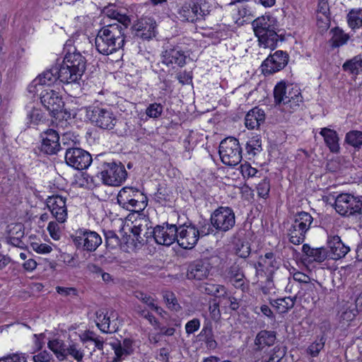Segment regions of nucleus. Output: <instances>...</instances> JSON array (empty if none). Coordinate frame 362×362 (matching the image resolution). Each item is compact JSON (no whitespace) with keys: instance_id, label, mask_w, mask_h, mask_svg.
<instances>
[{"instance_id":"obj_1","label":"nucleus","mask_w":362,"mask_h":362,"mask_svg":"<svg viewBox=\"0 0 362 362\" xmlns=\"http://www.w3.org/2000/svg\"><path fill=\"white\" fill-rule=\"evenodd\" d=\"M124 26L110 23L101 28L95 39V48L104 55H109L121 49L124 44Z\"/></svg>"},{"instance_id":"obj_2","label":"nucleus","mask_w":362,"mask_h":362,"mask_svg":"<svg viewBox=\"0 0 362 362\" xmlns=\"http://www.w3.org/2000/svg\"><path fill=\"white\" fill-rule=\"evenodd\" d=\"M86 59L75 47L66 54L61 65V77L62 83L77 85L86 70Z\"/></svg>"},{"instance_id":"obj_3","label":"nucleus","mask_w":362,"mask_h":362,"mask_svg":"<svg viewBox=\"0 0 362 362\" xmlns=\"http://www.w3.org/2000/svg\"><path fill=\"white\" fill-rule=\"evenodd\" d=\"M253 30L260 45L274 49L279 39V23L272 16H262L253 21Z\"/></svg>"},{"instance_id":"obj_4","label":"nucleus","mask_w":362,"mask_h":362,"mask_svg":"<svg viewBox=\"0 0 362 362\" xmlns=\"http://www.w3.org/2000/svg\"><path fill=\"white\" fill-rule=\"evenodd\" d=\"M274 98L275 105L282 112L288 114L298 110L303 103L300 89L284 81L277 83L274 86Z\"/></svg>"},{"instance_id":"obj_5","label":"nucleus","mask_w":362,"mask_h":362,"mask_svg":"<svg viewBox=\"0 0 362 362\" xmlns=\"http://www.w3.org/2000/svg\"><path fill=\"white\" fill-rule=\"evenodd\" d=\"M336 211L346 217L353 216L362 228V197L349 193H341L337 196L334 202Z\"/></svg>"},{"instance_id":"obj_6","label":"nucleus","mask_w":362,"mask_h":362,"mask_svg":"<svg viewBox=\"0 0 362 362\" xmlns=\"http://www.w3.org/2000/svg\"><path fill=\"white\" fill-rule=\"evenodd\" d=\"M211 10V5L205 0L191 1L178 8L177 18L182 21L194 23L205 20Z\"/></svg>"},{"instance_id":"obj_7","label":"nucleus","mask_w":362,"mask_h":362,"mask_svg":"<svg viewBox=\"0 0 362 362\" xmlns=\"http://www.w3.org/2000/svg\"><path fill=\"white\" fill-rule=\"evenodd\" d=\"M118 204L123 209L134 212L143 211L147 206V199L139 189L124 187L117 194Z\"/></svg>"},{"instance_id":"obj_8","label":"nucleus","mask_w":362,"mask_h":362,"mask_svg":"<svg viewBox=\"0 0 362 362\" xmlns=\"http://www.w3.org/2000/svg\"><path fill=\"white\" fill-rule=\"evenodd\" d=\"M86 116L92 124L103 129H112L117 122L112 107L107 105L89 107Z\"/></svg>"},{"instance_id":"obj_9","label":"nucleus","mask_w":362,"mask_h":362,"mask_svg":"<svg viewBox=\"0 0 362 362\" xmlns=\"http://www.w3.org/2000/svg\"><path fill=\"white\" fill-rule=\"evenodd\" d=\"M313 221V218L308 212L300 211L294 215L293 222L288 230L289 241L297 245L303 243Z\"/></svg>"},{"instance_id":"obj_10","label":"nucleus","mask_w":362,"mask_h":362,"mask_svg":"<svg viewBox=\"0 0 362 362\" xmlns=\"http://www.w3.org/2000/svg\"><path fill=\"white\" fill-rule=\"evenodd\" d=\"M218 153L221 161L229 166H235L242 160V148L239 141L234 137H227L222 140Z\"/></svg>"},{"instance_id":"obj_11","label":"nucleus","mask_w":362,"mask_h":362,"mask_svg":"<svg viewBox=\"0 0 362 362\" xmlns=\"http://www.w3.org/2000/svg\"><path fill=\"white\" fill-rule=\"evenodd\" d=\"M101 180L105 185L119 186L127 178V171L121 163L104 162L100 172Z\"/></svg>"},{"instance_id":"obj_12","label":"nucleus","mask_w":362,"mask_h":362,"mask_svg":"<svg viewBox=\"0 0 362 362\" xmlns=\"http://www.w3.org/2000/svg\"><path fill=\"white\" fill-rule=\"evenodd\" d=\"M210 222L216 232H227L235 224V213L230 207L220 206L211 214Z\"/></svg>"},{"instance_id":"obj_13","label":"nucleus","mask_w":362,"mask_h":362,"mask_svg":"<svg viewBox=\"0 0 362 362\" xmlns=\"http://www.w3.org/2000/svg\"><path fill=\"white\" fill-rule=\"evenodd\" d=\"M62 82L61 77V66H57L47 69L37 76L28 86V91L35 95L40 89L50 88L57 80Z\"/></svg>"},{"instance_id":"obj_14","label":"nucleus","mask_w":362,"mask_h":362,"mask_svg":"<svg viewBox=\"0 0 362 362\" xmlns=\"http://www.w3.org/2000/svg\"><path fill=\"white\" fill-rule=\"evenodd\" d=\"M39 92L42 105L57 120L59 115L62 113L64 107L62 98L58 92L50 88L40 89Z\"/></svg>"},{"instance_id":"obj_15","label":"nucleus","mask_w":362,"mask_h":362,"mask_svg":"<svg viewBox=\"0 0 362 362\" xmlns=\"http://www.w3.org/2000/svg\"><path fill=\"white\" fill-rule=\"evenodd\" d=\"M75 245L87 252H94L102 243L100 235L92 230L79 229L74 239Z\"/></svg>"},{"instance_id":"obj_16","label":"nucleus","mask_w":362,"mask_h":362,"mask_svg":"<svg viewBox=\"0 0 362 362\" xmlns=\"http://www.w3.org/2000/svg\"><path fill=\"white\" fill-rule=\"evenodd\" d=\"M65 160L69 165L78 170L88 168L93 161L91 155L80 148H68Z\"/></svg>"},{"instance_id":"obj_17","label":"nucleus","mask_w":362,"mask_h":362,"mask_svg":"<svg viewBox=\"0 0 362 362\" xmlns=\"http://www.w3.org/2000/svg\"><path fill=\"white\" fill-rule=\"evenodd\" d=\"M176 241L184 249H192L199 240V233L195 225L186 223L177 227Z\"/></svg>"},{"instance_id":"obj_18","label":"nucleus","mask_w":362,"mask_h":362,"mask_svg":"<svg viewBox=\"0 0 362 362\" xmlns=\"http://www.w3.org/2000/svg\"><path fill=\"white\" fill-rule=\"evenodd\" d=\"M153 238L155 242L161 245L170 246L173 244L177 238V226L174 224H163L153 228Z\"/></svg>"},{"instance_id":"obj_19","label":"nucleus","mask_w":362,"mask_h":362,"mask_svg":"<svg viewBox=\"0 0 362 362\" xmlns=\"http://www.w3.org/2000/svg\"><path fill=\"white\" fill-rule=\"evenodd\" d=\"M46 204L52 216L59 222L64 223L68 216L66 199L59 195H53L47 199Z\"/></svg>"},{"instance_id":"obj_20","label":"nucleus","mask_w":362,"mask_h":362,"mask_svg":"<svg viewBox=\"0 0 362 362\" xmlns=\"http://www.w3.org/2000/svg\"><path fill=\"white\" fill-rule=\"evenodd\" d=\"M288 55L279 50L269 55L262 63V69L264 74H272L280 71L286 65Z\"/></svg>"},{"instance_id":"obj_21","label":"nucleus","mask_w":362,"mask_h":362,"mask_svg":"<svg viewBox=\"0 0 362 362\" xmlns=\"http://www.w3.org/2000/svg\"><path fill=\"white\" fill-rule=\"evenodd\" d=\"M59 134V133L53 129H48L42 132L41 151L49 155L56 154L61 149Z\"/></svg>"},{"instance_id":"obj_22","label":"nucleus","mask_w":362,"mask_h":362,"mask_svg":"<svg viewBox=\"0 0 362 362\" xmlns=\"http://www.w3.org/2000/svg\"><path fill=\"white\" fill-rule=\"evenodd\" d=\"M132 29L136 36L143 40H150L156 36V23L152 18H141L134 23Z\"/></svg>"},{"instance_id":"obj_23","label":"nucleus","mask_w":362,"mask_h":362,"mask_svg":"<svg viewBox=\"0 0 362 362\" xmlns=\"http://www.w3.org/2000/svg\"><path fill=\"white\" fill-rule=\"evenodd\" d=\"M149 221L145 218H139L135 220L132 224V233L136 238V240L139 243L144 244L148 241V238H153V233L152 228L150 225Z\"/></svg>"},{"instance_id":"obj_24","label":"nucleus","mask_w":362,"mask_h":362,"mask_svg":"<svg viewBox=\"0 0 362 362\" xmlns=\"http://www.w3.org/2000/svg\"><path fill=\"white\" fill-rule=\"evenodd\" d=\"M211 269L208 260H197L192 263L188 268L187 276L188 279L202 281L209 276Z\"/></svg>"},{"instance_id":"obj_25","label":"nucleus","mask_w":362,"mask_h":362,"mask_svg":"<svg viewBox=\"0 0 362 362\" xmlns=\"http://www.w3.org/2000/svg\"><path fill=\"white\" fill-rule=\"evenodd\" d=\"M117 313L115 311L112 310L110 313L101 310L97 312L96 325L103 332H115L117 329Z\"/></svg>"},{"instance_id":"obj_26","label":"nucleus","mask_w":362,"mask_h":362,"mask_svg":"<svg viewBox=\"0 0 362 362\" xmlns=\"http://www.w3.org/2000/svg\"><path fill=\"white\" fill-rule=\"evenodd\" d=\"M163 62L167 65L176 64L183 66L186 63V55L179 45H169L163 52Z\"/></svg>"},{"instance_id":"obj_27","label":"nucleus","mask_w":362,"mask_h":362,"mask_svg":"<svg viewBox=\"0 0 362 362\" xmlns=\"http://www.w3.org/2000/svg\"><path fill=\"white\" fill-rule=\"evenodd\" d=\"M327 245L329 249L328 256L332 259H341L350 251V247L346 245L338 235L329 236Z\"/></svg>"},{"instance_id":"obj_28","label":"nucleus","mask_w":362,"mask_h":362,"mask_svg":"<svg viewBox=\"0 0 362 362\" xmlns=\"http://www.w3.org/2000/svg\"><path fill=\"white\" fill-rule=\"evenodd\" d=\"M320 134L323 137L325 145L332 153L339 152V138L335 130L324 127L320 129Z\"/></svg>"},{"instance_id":"obj_29","label":"nucleus","mask_w":362,"mask_h":362,"mask_svg":"<svg viewBox=\"0 0 362 362\" xmlns=\"http://www.w3.org/2000/svg\"><path fill=\"white\" fill-rule=\"evenodd\" d=\"M103 14L109 18L116 20L117 23H119L122 26H124V29H127L130 23V19L129 16L122 13L115 4H109L105 6L103 10Z\"/></svg>"},{"instance_id":"obj_30","label":"nucleus","mask_w":362,"mask_h":362,"mask_svg":"<svg viewBox=\"0 0 362 362\" xmlns=\"http://www.w3.org/2000/svg\"><path fill=\"white\" fill-rule=\"evenodd\" d=\"M301 291H299L293 297L288 296L272 300L270 301V304L279 313H286L293 308L296 299L301 298Z\"/></svg>"},{"instance_id":"obj_31","label":"nucleus","mask_w":362,"mask_h":362,"mask_svg":"<svg viewBox=\"0 0 362 362\" xmlns=\"http://www.w3.org/2000/svg\"><path fill=\"white\" fill-rule=\"evenodd\" d=\"M281 264L279 258H276L273 252H267L260 257L258 265L262 270H266L272 275L274 271L279 269Z\"/></svg>"},{"instance_id":"obj_32","label":"nucleus","mask_w":362,"mask_h":362,"mask_svg":"<svg viewBox=\"0 0 362 362\" xmlns=\"http://www.w3.org/2000/svg\"><path fill=\"white\" fill-rule=\"evenodd\" d=\"M264 112L261 109L255 107L249 111L245 118V124L247 129H257L264 121Z\"/></svg>"},{"instance_id":"obj_33","label":"nucleus","mask_w":362,"mask_h":362,"mask_svg":"<svg viewBox=\"0 0 362 362\" xmlns=\"http://www.w3.org/2000/svg\"><path fill=\"white\" fill-rule=\"evenodd\" d=\"M302 251L308 262H322L328 256V252L325 248H313L308 244L303 245Z\"/></svg>"},{"instance_id":"obj_34","label":"nucleus","mask_w":362,"mask_h":362,"mask_svg":"<svg viewBox=\"0 0 362 362\" xmlns=\"http://www.w3.org/2000/svg\"><path fill=\"white\" fill-rule=\"evenodd\" d=\"M276 340L274 332L262 330L259 332L255 338V345L258 349L262 350L266 346H272Z\"/></svg>"},{"instance_id":"obj_35","label":"nucleus","mask_w":362,"mask_h":362,"mask_svg":"<svg viewBox=\"0 0 362 362\" xmlns=\"http://www.w3.org/2000/svg\"><path fill=\"white\" fill-rule=\"evenodd\" d=\"M80 341L83 344H87L88 342L94 343L95 348L93 351L98 350L103 351L104 347V340L103 337L98 336L95 332L90 330H86L79 335Z\"/></svg>"},{"instance_id":"obj_36","label":"nucleus","mask_w":362,"mask_h":362,"mask_svg":"<svg viewBox=\"0 0 362 362\" xmlns=\"http://www.w3.org/2000/svg\"><path fill=\"white\" fill-rule=\"evenodd\" d=\"M47 347L53 352L59 361L66 360L65 351L66 345L63 340L59 339L49 340L47 343Z\"/></svg>"},{"instance_id":"obj_37","label":"nucleus","mask_w":362,"mask_h":362,"mask_svg":"<svg viewBox=\"0 0 362 362\" xmlns=\"http://www.w3.org/2000/svg\"><path fill=\"white\" fill-rule=\"evenodd\" d=\"M330 33L332 34L330 39V43L332 47H339L346 45L350 38L349 35L339 27L332 28Z\"/></svg>"},{"instance_id":"obj_38","label":"nucleus","mask_w":362,"mask_h":362,"mask_svg":"<svg viewBox=\"0 0 362 362\" xmlns=\"http://www.w3.org/2000/svg\"><path fill=\"white\" fill-rule=\"evenodd\" d=\"M66 360L71 358L76 362H83L85 356L84 350L76 342H71L66 348Z\"/></svg>"},{"instance_id":"obj_39","label":"nucleus","mask_w":362,"mask_h":362,"mask_svg":"<svg viewBox=\"0 0 362 362\" xmlns=\"http://www.w3.org/2000/svg\"><path fill=\"white\" fill-rule=\"evenodd\" d=\"M362 68V57L357 55L352 59L347 60L342 66L344 71L353 75H358Z\"/></svg>"},{"instance_id":"obj_40","label":"nucleus","mask_w":362,"mask_h":362,"mask_svg":"<svg viewBox=\"0 0 362 362\" xmlns=\"http://www.w3.org/2000/svg\"><path fill=\"white\" fill-rule=\"evenodd\" d=\"M349 26L354 30L362 26V8L352 9L347 15Z\"/></svg>"},{"instance_id":"obj_41","label":"nucleus","mask_w":362,"mask_h":362,"mask_svg":"<svg viewBox=\"0 0 362 362\" xmlns=\"http://www.w3.org/2000/svg\"><path fill=\"white\" fill-rule=\"evenodd\" d=\"M345 141L355 148L362 146V132L358 130L349 131L346 134Z\"/></svg>"},{"instance_id":"obj_42","label":"nucleus","mask_w":362,"mask_h":362,"mask_svg":"<svg viewBox=\"0 0 362 362\" xmlns=\"http://www.w3.org/2000/svg\"><path fill=\"white\" fill-rule=\"evenodd\" d=\"M0 180V187L1 188L2 192L8 193L15 182L14 176L13 175L8 174L7 172L1 171Z\"/></svg>"},{"instance_id":"obj_43","label":"nucleus","mask_w":362,"mask_h":362,"mask_svg":"<svg viewBox=\"0 0 362 362\" xmlns=\"http://www.w3.org/2000/svg\"><path fill=\"white\" fill-rule=\"evenodd\" d=\"M163 298L168 309L173 311H179L181 309L175 295L169 291H163Z\"/></svg>"},{"instance_id":"obj_44","label":"nucleus","mask_w":362,"mask_h":362,"mask_svg":"<svg viewBox=\"0 0 362 362\" xmlns=\"http://www.w3.org/2000/svg\"><path fill=\"white\" fill-rule=\"evenodd\" d=\"M204 292L209 295L214 296L216 298L227 296L226 288L219 284H206L204 286Z\"/></svg>"},{"instance_id":"obj_45","label":"nucleus","mask_w":362,"mask_h":362,"mask_svg":"<svg viewBox=\"0 0 362 362\" xmlns=\"http://www.w3.org/2000/svg\"><path fill=\"white\" fill-rule=\"evenodd\" d=\"M325 338L322 336L313 341L307 349L306 352L312 357H317L320 351L323 349L325 344Z\"/></svg>"},{"instance_id":"obj_46","label":"nucleus","mask_w":362,"mask_h":362,"mask_svg":"<svg viewBox=\"0 0 362 362\" xmlns=\"http://www.w3.org/2000/svg\"><path fill=\"white\" fill-rule=\"evenodd\" d=\"M246 151L249 155L255 156L262 151V142L258 136H253L246 144Z\"/></svg>"},{"instance_id":"obj_47","label":"nucleus","mask_w":362,"mask_h":362,"mask_svg":"<svg viewBox=\"0 0 362 362\" xmlns=\"http://www.w3.org/2000/svg\"><path fill=\"white\" fill-rule=\"evenodd\" d=\"M163 112V106L160 103H153L148 105L146 114L149 118L157 119Z\"/></svg>"},{"instance_id":"obj_48","label":"nucleus","mask_w":362,"mask_h":362,"mask_svg":"<svg viewBox=\"0 0 362 362\" xmlns=\"http://www.w3.org/2000/svg\"><path fill=\"white\" fill-rule=\"evenodd\" d=\"M196 227L199 233V238L202 236L212 234L216 231L211 223H209L207 221H199Z\"/></svg>"},{"instance_id":"obj_49","label":"nucleus","mask_w":362,"mask_h":362,"mask_svg":"<svg viewBox=\"0 0 362 362\" xmlns=\"http://www.w3.org/2000/svg\"><path fill=\"white\" fill-rule=\"evenodd\" d=\"M110 346L112 349L114 350L115 357L114 358L112 362H120L122 358L129 356L128 354H125L124 349H122V346H121V342L119 341H115L110 343Z\"/></svg>"},{"instance_id":"obj_50","label":"nucleus","mask_w":362,"mask_h":362,"mask_svg":"<svg viewBox=\"0 0 362 362\" xmlns=\"http://www.w3.org/2000/svg\"><path fill=\"white\" fill-rule=\"evenodd\" d=\"M270 191V182L267 178L263 179L257 185V192L259 197L266 199L268 197Z\"/></svg>"},{"instance_id":"obj_51","label":"nucleus","mask_w":362,"mask_h":362,"mask_svg":"<svg viewBox=\"0 0 362 362\" xmlns=\"http://www.w3.org/2000/svg\"><path fill=\"white\" fill-rule=\"evenodd\" d=\"M30 124L37 125L45 119L44 114L37 108H33L28 114Z\"/></svg>"},{"instance_id":"obj_52","label":"nucleus","mask_w":362,"mask_h":362,"mask_svg":"<svg viewBox=\"0 0 362 362\" xmlns=\"http://www.w3.org/2000/svg\"><path fill=\"white\" fill-rule=\"evenodd\" d=\"M30 247L33 250L38 254L46 255L49 254L52 251V247L46 244L42 243L34 242L30 244Z\"/></svg>"},{"instance_id":"obj_53","label":"nucleus","mask_w":362,"mask_h":362,"mask_svg":"<svg viewBox=\"0 0 362 362\" xmlns=\"http://www.w3.org/2000/svg\"><path fill=\"white\" fill-rule=\"evenodd\" d=\"M201 335H206L205 342L207 347L210 349H215L217 346L216 341L213 339L211 335V328L208 326H204L200 333Z\"/></svg>"},{"instance_id":"obj_54","label":"nucleus","mask_w":362,"mask_h":362,"mask_svg":"<svg viewBox=\"0 0 362 362\" xmlns=\"http://www.w3.org/2000/svg\"><path fill=\"white\" fill-rule=\"evenodd\" d=\"M33 362H55L53 356L47 351H42L33 356Z\"/></svg>"},{"instance_id":"obj_55","label":"nucleus","mask_w":362,"mask_h":362,"mask_svg":"<svg viewBox=\"0 0 362 362\" xmlns=\"http://www.w3.org/2000/svg\"><path fill=\"white\" fill-rule=\"evenodd\" d=\"M286 354V351L279 346H275L268 361L265 362H280Z\"/></svg>"},{"instance_id":"obj_56","label":"nucleus","mask_w":362,"mask_h":362,"mask_svg":"<svg viewBox=\"0 0 362 362\" xmlns=\"http://www.w3.org/2000/svg\"><path fill=\"white\" fill-rule=\"evenodd\" d=\"M226 276L228 279L233 277L243 276V272L237 264H233L226 270Z\"/></svg>"},{"instance_id":"obj_57","label":"nucleus","mask_w":362,"mask_h":362,"mask_svg":"<svg viewBox=\"0 0 362 362\" xmlns=\"http://www.w3.org/2000/svg\"><path fill=\"white\" fill-rule=\"evenodd\" d=\"M240 172L244 177H252L256 175L257 170L252 168L248 163L242 164L240 167Z\"/></svg>"},{"instance_id":"obj_58","label":"nucleus","mask_w":362,"mask_h":362,"mask_svg":"<svg viewBox=\"0 0 362 362\" xmlns=\"http://www.w3.org/2000/svg\"><path fill=\"white\" fill-rule=\"evenodd\" d=\"M47 230L52 239L58 240L61 237V231L57 223L51 221L47 226Z\"/></svg>"},{"instance_id":"obj_59","label":"nucleus","mask_w":362,"mask_h":362,"mask_svg":"<svg viewBox=\"0 0 362 362\" xmlns=\"http://www.w3.org/2000/svg\"><path fill=\"white\" fill-rule=\"evenodd\" d=\"M120 240L117 235L110 231L106 234L105 243L107 247L113 249L119 245Z\"/></svg>"},{"instance_id":"obj_60","label":"nucleus","mask_w":362,"mask_h":362,"mask_svg":"<svg viewBox=\"0 0 362 362\" xmlns=\"http://www.w3.org/2000/svg\"><path fill=\"white\" fill-rule=\"evenodd\" d=\"M209 311L211 318L214 321H218L221 318V311L219 309V303L215 300L210 303L209 306Z\"/></svg>"},{"instance_id":"obj_61","label":"nucleus","mask_w":362,"mask_h":362,"mask_svg":"<svg viewBox=\"0 0 362 362\" xmlns=\"http://www.w3.org/2000/svg\"><path fill=\"white\" fill-rule=\"evenodd\" d=\"M0 362H27L25 354H13L0 358Z\"/></svg>"},{"instance_id":"obj_62","label":"nucleus","mask_w":362,"mask_h":362,"mask_svg":"<svg viewBox=\"0 0 362 362\" xmlns=\"http://www.w3.org/2000/svg\"><path fill=\"white\" fill-rule=\"evenodd\" d=\"M199 327L200 320L197 318H194L186 323L185 331L188 334H192L197 331L199 329Z\"/></svg>"},{"instance_id":"obj_63","label":"nucleus","mask_w":362,"mask_h":362,"mask_svg":"<svg viewBox=\"0 0 362 362\" xmlns=\"http://www.w3.org/2000/svg\"><path fill=\"white\" fill-rule=\"evenodd\" d=\"M262 291L264 294H272L276 293V288L272 275L267 277L265 284L262 288Z\"/></svg>"},{"instance_id":"obj_64","label":"nucleus","mask_w":362,"mask_h":362,"mask_svg":"<svg viewBox=\"0 0 362 362\" xmlns=\"http://www.w3.org/2000/svg\"><path fill=\"white\" fill-rule=\"evenodd\" d=\"M136 310L144 317L148 320L151 325L158 329V327H160V323L151 313H150L149 312H146L144 310H141L139 307H138Z\"/></svg>"}]
</instances>
